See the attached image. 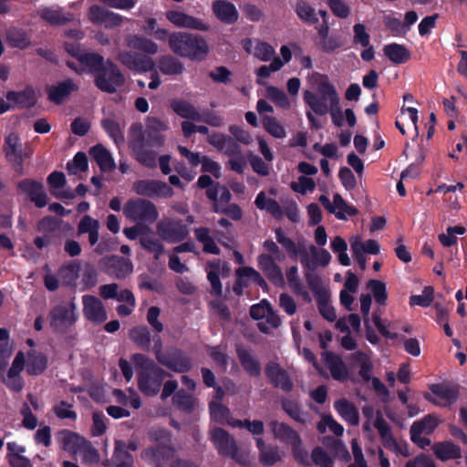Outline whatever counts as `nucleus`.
<instances>
[{
    "mask_svg": "<svg viewBox=\"0 0 467 467\" xmlns=\"http://www.w3.org/2000/svg\"><path fill=\"white\" fill-rule=\"evenodd\" d=\"M129 47L142 51L148 55H155L159 51L158 45L150 38L139 35H130L126 37Z\"/></svg>",
    "mask_w": 467,
    "mask_h": 467,
    "instance_id": "nucleus-32",
    "label": "nucleus"
},
{
    "mask_svg": "<svg viewBox=\"0 0 467 467\" xmlns=\"http://www.w3.org/2000/svg\"><path fill=\"white\" fill-rule=\"evenodd\" d=\"M88 153L96 161L101 171L107 172L115 169V162L109 150L102 144H96L91 147Z\"/></svg>",
    "mask_w": 467,
    "mask_h": 467,
    "instance_id": "nucleus-28",
    "label": "nucleus"
},
{
    "mask_svg": "<svg viewBox=\"0 0 467 467\" xmlns=\"http://www.w3.org/2000/svg\"><path fill=\"white\" fill-rule=\"evenodd\" d=\"M368 288L373 294L375 301L379 305H385L388 299L386 285L380 281L376 279H371L368 282Z\"/></svg>",
    "mask_w": 467,
    "mask_h": 467,
    "instance_id": "nucleus-56",
    "label": "nucleus"
},
{
    "mask_svg": "<svg viewBox=\"0 0 467 467\" xmlns=\"http://www.w3.org/2000/svg\"><path fill=\"white\" fill-rule=\"evenodd\" d=\"M140 244L145 251L153 254L154 259L156 260L164 253V245L162 243L150 235H141L140 237Z\"/></svg>",
    "mask_w": 467,
    "mask_h": 467,
    "instance_id": "nucleus-44",
    "label": "nucleus"
},
{
    "mask_svg": "<svg viewBox=\"0 0 467 467\" xmlns=\"http://www.w3.org/2000/svg\"><path fill=\"white\" fill-rule=\"evenodd\" d=\"M67 50L79 62L83 69H87L91 74L96 75L106 64V60L100 54L85 51L78 46H73L70 49L67 48Z\"/></svg>",
    "mask_w": 467,
    "mask_h": 467,
    "instance_id": "nucleus-13",
    "label": "nucleus"
},
{
    "mask_svg": "<svg viewBox=\"0 0 467 467\" xmlns=\"http://www.w3.org/2000/svg\"><path fill=\"white\" fill-rule=\"evenodd\" d=\"M130 361L138 370L137 385L144 396H156L161 389L164 379L172 376L144 354H133Z\"/></svg>",
    "mask_w": 467,
    "mask_h": 467,
    "instance_id": "nucleus-3",
    "label": "nucleus"
},
{
    "mask_svg": "<svg viewBox=\"0 0 467 467\" xmlns=\"http://www.w3.org/2000/svg\"><path fill=\"white\" fill-rule=\"evenodd\" d=\"M194 234L197 241L203 245V252L212 254H220L221 249L218 247L213 238L210 235V230L207 227L195 228Z\"/></svg>",
    "mask_w": 467,
    "mask_h": 467,
    "instance_id": "nucleus-39",
    "label": "nucleus"
},
{
    "mask_svg": "<svg viewBox=\"0 0 467 467\" xmlns=\"http://www.w3.org/2000/svg\"><path fill=\"white\" fill-rule=\"evenodd\" d=\"M306 281L309 289L315 295L316 298L319 297L320 295L324 296L328 294V292L322 285L321 278L317 274L312 272L306 273Z\"/></svg>",
    "mask_w": 467,
    "mask_h": 467,
    "instance_id": "nucleus-61",
    "label": "nucleus"
},
{
    "mask_svg": "<svg viewBox=\"0 0 467 467\" xmlns=\"http://www.w3.org/2000/svg\"><path fill=\"white\" fill-rule=\"evenodd\" d=\"M351 359L360 365V369L358 371L359 376L362 378L364 382H368L373 377H371V372L373 370V364L369 358V357L362 352L357 351L351 354Z\"/></svg>",
    "mask_w": 467,
    "mask_h": 467,
    "instance_id": "nucleus-42",
    "label": "nucleus"
},
{
    "mask_svg": "<svg viewBox=\"0 0 467 467\" xmlns=\"http://www.w3.org/2000/svg\"><path fill=\"white\" fill-rule=\"evenodd\" d=\"M130 339L141 350L150 349L151 335L147 326H136L129 331Z\"/></svg>",
    "mask_w": 467,
    "mask_h": 467,
    "instance_id": "nucleus-33",
    "label": "nucleus"
},
{
    "mask_svg": "<svg viewBox=\"0 0 467 467\" xmlns=\"http://www.w3.org/2000/svg\"><path fill=\"white\" fill-rule=\"evenodd\" d=\"M275 239L278 244L287 252L290 257H296L299 250L296 243L289 237L285 236L283 229L278 227L275 230Z\"/></svg>",
    "mask_w": 467,
    "mask_h": 467,
    "instance_id": "nucleus-52",
    "label": "nucleus"
},
{
    "mask_svg": "<svg viewBox=\"0 0 467 467\" xmlns=\"http://www.w3.org/2000/svg\"><path fill=\"white\" fill-rule=\"evenodd\" d=\"M325 2L337 17L344 19L350 15V8L344 0H325Z\"/></svg>",
    "mask_w": 467,
    "mask_h": 467,
    "instance_id": "nucleus-63",
    "label": "nucleus"
},
{
    "mask_svg": "<svg viewBox=\"0 0 467 467\" xmlns=\"http://www.w3.org/2000/svg\"><path fill=\"white\" fill-rule=\"evenodd\" d=\"M212 210L216 213L224 214L234 221L240 220L243 216L242 209L236 203H231L226 206H222L221 203H213Z\"/></svg>",
    "mask_w": 467,
    "mask_h": 467,
    "instance_id": "nucleus-57",
    "label": "nucleus"
},
{
    "mask_svg": "<svg viewBox=\"0 0 467 467\" xmlns=\"http://www.w3.org/2000/svg\"><path fill=\"white\" fill-rule=\"evenodd\" d=\"M254 204L258 209L266 211L275 219H281L284 216V211L277 201L266 197L265 192H260L257 194Z\"/></svg>",
    "mask_w": 467,
    "mask_h": 467,
    "instance_id": "nucleus-35",
    "label": "nucleus"
},
{
    "mask_svg": "<svg viewBox=\"0 0 467 467\" xmlns=\"http://www.w3.org/2000/svg\"><path fill=\"white\" fill-rule=\"evenodd\" d=\"M322 359L335 380L343 382L348 379V368L339 356L332 351H324L322 352Z\"/></svg>",
    "mask_w": 467,
    "mask_h": 467,
    "instance_id": "nucleus-24",
    "label": "nucleus"
},
{
    "mask_svg": "<svg viewBox=\"0 0 467 467\" xmlns=\"http://www.w3.org/2000/svg\"><path fill=\"white\" fill-rule=\"evenodd\" d=\"M265 374L270 384L285 392L292 391L294 383L288 372L277 362L270 361L265 367Z\"/></svg>",
    "mask_w": 467,
    "mask_h": 467,
    "instance_id": "nucleus-14",
    "label": "nucleus"
},
{
    "mask_svg": "<svg viewBox=\"0 0 467 467\" xmlns=\"http://www.w3.org/2000/svg\"><path fill=\"white\" fill-rule=\"evenodd\" d=\"M236 355L241 366L249 376L257 378L261 375L260 362L252 355L250 349L237 346Z\"/></svg>",
    "mask_w": 467,
    "mask_h": 467,
    "instance_id": "nucleus-27",
    "label": "nucleus"
},
{
    "mask_svg": "<svg viewBox=\"0 0 467 467\" xmlns=\"http://www.w3.org/2000/svg\"><path fill=\"white\" fill-rule=\"evenodd\" d=\"M124 215L133 222L153 223L159 217L156 205L149 200L135 198L129 200L123 207Z\"/></svg>",
    "mask_w": 467,
    "mask_h": 467,
    "instance_id": "nucleus-6",
    "label": "nucleus"
},
{
    "mask_svg": "<svg viewBox=\"0 0 467 467\" xmlns=\"http://www.w3.org/2000/svg\"><path fill=\"white\" fill-rule=\"evenodd\" d=\"M166 129V124L155 117L147 119L146 129L140 122L131 124L129 146L138 162L150 169L157 167V152L151 149L163 146L165 138L161 131Z\"/></svg>",
    "mask_w": 467,
    "mask_h": 467,
    "instance_id": "nucleus-1",
    "label": "nucleus"
},
{
    "mask_svg": "<svg viewBox=\"0 0 467 467\" xmlns=\"http://www.w3.org/2000/svg\"><path fill=\"white\" fill-rule=\"evenodd\" d=\"M25 366L28 374L39 375L47 368V357L36 350H30L27 354L26 362L25 361Z\"/></svg>",
    "mask_w": 467,
    "mask_h": 467,
    "instance_id": "nucleus-34",
    "label": "nucleus"
},
{
    "mask_svg": "<svg viewBox=\"0 0 467 467\" xmlns=\"http://www.w3.org/2000/svg\"><path fill=\"white\" fill-rule=\"evenodd\" d=\"M166 18L174 26L182 28L206 31L208 26L205 25L201 19L187 15L183 12L170 10L165 14Z\"/></svg>",
    "mask_w": 467,
    "mask_h": 467,
    "instance_id": "nucleus-19",
    "label": "nucleus"
},
{
    "mask_svg": "<svg viewBox=\"0 0 467 467\" xmlns=\"http://www.w3.org/2000/svg\"><path fill=\"white\" fill-rule=\"evenodd\" d=\"M268 427L274 438L284 444L290 446L300 438L299 433L287 423L272 420L268 422Z\"/></svg>",
    "mask_w": 467,
    "mask_h": 467,
    "instance_id": "nucleus-25",
    "label": "nucleus"
},
{
    "mask_svg": "<svg viewBox=\"0 0 467 467\" xmlns=\"http://www.w3.org/2000/svg\"><path fill=\"white\" fill-rule=\"evenodd\" d=\"M170 50L177 57L188 58L193 62H202L206 59L210 49L202 36L175 31L171 36Z\"/></svg>",
    "mask_w": 467,
    "mask_h": 467,
    "instance_id": "nucleus-4",
    "label": "nucleus"
},
{
    "mask_svg": "<svg viewBox=\"0 0 467 467\" xmlns=\"http://www.w3.org/2000/svg\"><path fill=\"white\" fill-rule=\"evenodd\" d=\"M434 299V289L432 286L428 285L423 288L421 295H413L410 297V306H420L428 307L431 305Z\"/></svg>",
    "mask_w": 467,
    "mask_h": 467,
    "instance_id": "nucleus-54",
    "label": "nucleus"
},
{
    "mask_svg": "<svg viewBox=\"0 0 467 467\" xmlns=\"http://www.w3.org/2000/svg\"><path fill=\"white\" fill-rule=\"evenodd\" d=\"M282 409L295 421L304 424L306 419L298 402L284 398L281 400Z\"/></svg>",
    "mask_w": 467,
    "mask_h": 467,
    "instance_id": "nucleus-45",
    "label": "nucleus"
},
{
    "mask_svg": "<svg viewBox=\"0 0 467 467\" xmlns=\"http://www.w3.org/2000/svg\"><path fill=\"white\" fill-rule=\"evenodd\" d=\"M264 129L273 137L276 139H283L285 137V130L279 121L271 116H265L263 118Z\"/></svg>",
    "mask_w": 467,
    "mask_h": 467,
    "instance_id": "nucleus-53",
    "label": "nucleus"
},
{
    "mask_svg": "<svg viewBox=\"0 0 467 467\" xmlns=\"http://www.w3.org/2000/svg\"><path fill=\"white\" fill-rule=\"evenodd\" d=\"M432 449L435 456L442 462L456 460L462 457L461 447L451 441L436 442Z\"/></svg>",
    "mask_w": 467,
    "mask_h": 467,
    "instance_id": "nucleus-31",
    "label": "nucleus"
},
{
    "mask_svg": "<svg viewBox=\"0 0 467 467\" xmlns=\"http://www.w3.org/2000/svg\"><path fill=\"white\" fill-rule=\"evenodd\" d=\"M172 401L174 406L182 411L190 413L194 409L193 398L191 394L187 393L184 389L178 390L173 398Z\"/></svg>",
    "mask_w": 467,
    "mask_h": 467,
    "instance_id": "nucleus-46",
    "label": "nucleus"
},
{
    "mask_svg": "<svg viewBox=\"0 0 467 467\" xmlns=\"http://www.w3.org/2000/svg\"><path fill=\"white\" fill-rule=\"evenodd\" d=\"M440 423L439 419L433 414H428L421 420L414 421L410 431H414L416 434L431 435Z\"/></svg>",
    "mask_w": 467,
    "mask_h": 467,
    "instance_id": "nucleus-41",
    "label": "nucleus"
},
{
    "mask_svg": "<svg viewBox=\"0 0 467 467\" xmlns=\"http://www.w3.org/2000/svg\"><path fill=\"white\" fill-rule=\"evenodd\" d=\"M37 97V91L33 87H26L21 91H8L6 93V99L12 105V108H31L36 103Z\"/></svg>",
    "mask_w": 467,
    "mask_h": 467,
    "instance_id": "nucleus-23",
    "label": "nucleus"
},
{
    "mask_svg": "<svg viewBox=\"0 0 467 467\" xmlns=\"http://www.w3.org/2000/svg\"><path fill=\"white\" fill-rule=\"evenodd\" d=\"M88 168V157L85 152L78 151L71 161L67 164V169L70 174H77L86 171Z\"/></svg>",
    "mask_w": 467,
    "mask_h": 467,
    "instance_id": "nucleus-58",
    "label": "nucleus"
},
{
    "mask_svg": "<svg viewBox=\"0 0 467 467\" xmlns=\"http://www.w3.org/2000/svg\"><path fill=\"white\" fill-rule=\"evenodd\" d=\"M236 275L239 277L250 278L255 285L266 291L268 285L259 272L250 266L240 267L236 270Z\"/></svg>",
    "mask_w": 467,
    "mask_h": 467,
    "instance_id": "nucleus-51",
    "label": "nucleus"
},
{
    "mask_svg": "<svg viewBox=\"0 0 467 467\" xmlns=\"http://www.w3.org/2000/svg\"><path fill=\"white\" fill-rule=\"evenodd\" d=\"M326 426H327L336 436H341L344 432L343 426L336 421L331 415L323 417L322 420L317 424V430L323 433L326 431Z\"/></svg>",
    "mask_w": 467,
    "mask_h": 467,
    "instance_id": "nucleus-62",
    "label": "nucleus"
},
{
    "mask_svg": "<svg viewBox=\"0 0 467 467\" xmlns=\"http://www.w3.org/2000/svg\"><path fill=\"white\" fill-rule=\"evenodd\" d=\"M384 55L395 64H403L410 58V52L400 44L391 43L384 47Z\"/></svg>",
    "mask_w": 467,
    "mask_h": 467,
    "instance_id": "nucleus-38",
    "label": "nucleus"
},
{
    "mask_svg": "<svg viewBox=\"0 0 467 467\" xmlns=\"http://www.w3.org/2000/svg\"><path fill=\"white\" fill-rule=\"evenodd\" d=\"M317 92L318 94H316L306 90L303 97L305 103L317 115L324 116L329 113L333 124L342 127L344 125L343 112L335 86L327 79L323 80L317 85Z\"/></svg>",
    "mask_w": 467,
    "mask_h": 467,
    "instance_id": "nucleus-2",
    "label": "nucleus"
},
{
    "mask_svg": "<svg viewBox=\"0 0 467 467\" xmlns=\"http://www.w3.org/2000/svg\"><path fill=\"white\" fill-rule=\"evenodd\" d=\"M313 462L321 467H333L334 463L328 454L319 446L315 447L311 453Z\"/></svg>",
    "mask_w": 467,
    "mask_h": 467,
    "instance_id": "nucleus-64",
    "label": "nucleus"
},
{
    "mask_svg": "<svg viewBox=\"0 0 467 467\" xmlns=\"http://www.w3.org/2000/svg\"><path fill=\"white\" fill-rule=\"evenodd\" d=\"M3 150L6 160L16 166V169L21 168L23 145L17 134L11 132L5 136Z\"/></svg>",
    "mask_w": 467,
    "mask_h": 467,
    "instance_id": "nucleus-21",
    "label": "nucleus"
},
{
    "mask_svg": "<svg viewBox=\"0 0 467 467\" xmlns=\"http://www.w3.org/2000/svg\"><path fill=\"white\" fill-rule=\"evenodd\" d=\"M157 362L176 373H186L192 368V360L182 349L173 348L158 357Z\"/></svg>",
    "mask_w": 467,
    "mask_h": 467,
    "instance_id": "nucleus-9",
    "label": "nucleus"
},
{
    "mask_svg": "<svg viewBox=\"0 0 467 467\" xmlns=\"http://www.w3.org/2000/svg\"><path fill=\"white\" fill-rule=\"evenodd\" d=\"M125 83V77L119 67L111 60L107 59L102 69L95 75L94 84L102 92L114 94Z\"/></svg>",
    "mask_w": 467,
    "mask_h": 467,
    "instance_id": "nucleus-5",
    "label": "nucleus"
},
{
    "mask_svg": "<svg viewBox=\"0 0 467 467\" xmlns=\"http://www.w3.org/2000/svg\"><path fill=\"white\" fill-rule=\"evenodd\" d=\"M207 140L218 151L231 158L240 157L242 154L241 146L228 135L214 132L208 137Z\"/></svg>",
    "mask_w": 467,
    "mask_h": 467,
    "instance_id": "nucleus-17",
    "label": "nucleus"
},
{
    "mask_svg": "<svg viewBox=\"0 0 467 467\" xmlns=\"http://www.w3.org/2000/svg\"><path fill=\"white\" fill-rule=\"evenodd\" d=\"M258 459L263 466H273L282 460V454L277 446L269 444L267 449L258 454Z\"/></svg>",
    "mask_w": 467,
    "mask_h": 467,
    "instance_id": "nucleus-47",
    "label": "nucleus"
},
{
    "mask_svg": "<svg viewBox=\"0 0 467 467\" xmlns=\"http://www.w3.org/2000/svg\"><path fill=\"white\" fill-rule=\"evenodd\" d=\"M78 453L82 455L83 462L88 465L98 463L100 460L98 450L87 440Z\"/></svg>",
    "mask_w": 467,
    "mask_h": 467,
    "instance_id": "nucleus-60",
    "label": "nucleus"
},
{
    "mask_svg": "<svg viewBox=\"0 0 467 467\" xmlns=\"http://www.w3.org/2000/svg\"><path fill=\"white\" fill-rule=\"evenodd\" d=\"M211 441L221 456L237 460L238 447L236 441L227 431L220 427L213 429L211 431Z\"/></svg>",
    "mask_w": 467,
    "mask_h": 467,
    "instance_id": "nucleus-10",
    "label": "nucleus"
},
{
    "mask_svg": "<svg viewBox=\"0 0 467 467\" xmlns=\"http://www.w3.org/2000/svg\"><path fill=\"white\" fill-rule=\"evenodd\" d=\"M296 12L300 19L310 25H314L318 22V17L317 16L315 9L304 0L297 2Z\"/></svg>",
    "mask_w": 467,
    "mask_h": 467,
    "instance_id": "nucleus-48",
    "label": "nucleus"
},
{
    "mask_svg": "<svg viewBox=\"0 0 467 467\" xmlns=\"http://www.w3.org/2000/svg\"><path fill=\"white\" fill-rule=\"evenodd\" d=\"M156 232L159 237L169 244H179L184 241L189 234L188 225L182 220L166 219L157 223Z\"/></svg>",
    "mask_w": 467,
    "mask_h": 467,
    "instance_id": "nucleus-7",
    "label": "nucleus"
},
{
    "mask_svg": "<svg viewBox=\"0 0 467 467\" xmlns=\"http://www.w3.org/2000/svg\"><path fill=\"white\" fill-rule=\"evenodd\" d=\"M431 391L437 397L444 400L448 404L454 403L458 399V391L442 384H432Z\"/></svg>",
    "mask_w": 467,
    "mask_h": 467,
    "instance_id": "nucleus-49",
    "label": "nucleus"
},
{
    "mask_svg": "<svg viewBox=\"0 0 467 467\" xmlns=\"http://www.w3.org/2000/svg\"><path fill=\"white\" fill-rule=\"evenodd\" d=\"M207 265L210 268V271L207 274V279L209 280L212 285V294L215 296H222L223 295V286L220 280V266L221 260L214 259L213 261H209Z\"/></svg>",
    "mask_w": 467,
    "mask_h": 467,
    "instance_id": "nucleus-40",
    "label": "nucleus"
},
{
    "mask_svg": "<svg viewBox=\"0 0 467 467\" xmlns=\"http://www.w3.org/2000/svg\"><path fill=\"white\" fill-rule=\"evenodd\" d=\"M18 189L28 195L37 207H44L47 203V196L40 182L31 180H24L18 183Z\"/></svg>",
    "mask_w": 467,
    "mask_h": 467,
    "instance_id": "nucleus-26",
    "label": "nucleus"
},
{
    "mask_svg": "<svg viewBox=\"0 0 467 467\" xmlns=\"http://www.w3.org/2000/svg\"><path fill=\"white\" fill-rule=\"evenodd\" d=\"M334 409L351 426L359 422V413L355 405L347 399H339L334 403Z\"/></svg>",
    "mask_w": 467,
    "mask_h": 467,
    "instance_id": "nucleus-30",
    "label": "nucleus"
},
{
    "mask_svg": "<svg viewBox=\"0 0 467 467\" xmlns=\"http://www.w3.org/2000/svg\"><path fill=\"white\" fill-rule=\"evenodd\" d=\"M257 265L268 280L276 286L285 285V278L281 268L274 260V257L267 254H261L257 257Z\"/></svg>",
    "mask_w": 467,
    "mask_h": 467,
    "instance_id": "nucleus-16",
    "label": "nucleus"
},
{
    "mask_svg": "<svg viewBox=\"0 0 467 467\" xmlns=\"http://www.w3.org/2000/svg\"><path fill=\"white\" fill-rule=\"evenodd\" d=\"M118 59L129 69L140 73L152 71L155 66L150 57L134 51H120Z\"/></svg>",
    "mask_w": 467,
    "mask_h": 467,
    "instance_id": "nucleus-12",
    "label": "nucleus"
},
{
    "mask_svg": "<svg viewBox=\"0 0 467 467\" xmlns=\"http://www.w3.org/2000/svg\"><path fill=\"white\" fill-rule=\"evenodd\" d=\"M63 450L71 455H76L81 450L86 439L69 431H60Z\"/></svg>",
    "mask_w": 467,
    "mask_h": 467,
    "instance_id": "nucleus-37",
    "label": "nucleus"
},
{
    "mask_svg": "<svg viewBox=\"0 0 467 467\" xmlns=\"http://www.w3.org/2000/svg\"><path fill=\"white\" fill-rule=\"evenodd\" d=\"M211 418L219 423H223L230 417V410L222 403L211 402L209 404Z\"/></svg>",
    "mask_w": 467,
    "mask_h": 467,
    "instance_id": "nucleus-59",
    "label": "nucleus"
},
{
    "mask_svg": "<svg viewBox=\"0 0 467 467\" xmlns=\"http://www.w3.org/2000/svg\"><path fill=\"white\" fill-rule=\"evenodd\" d=\"M157 67L166 76L181 75L185 70L183 63L172 55H163L157 59Z\"/></svg>",
    "mask_w": 467,
    "mask_h": 467,
    "instance_id": "nucleus-29",
    "label": "nucleus"
},
{
    "mask_svg": "<svg viewBox=\"0 0 467 467\" xmlns=\"http://www.w3.org/2000/svg\"><path fill=\"white\" fill-rule=\"evenodd\" d=\"M374 427L377 429L382 445L389 451H394L396 453H400L404 456H408L409 453L407 449L403 451L401 447L399 445L398 441L394 438L389 423L384 420L381 415H378L375 421Z\"/></svg>",
    "mask_w": 467,
    "mask_h": 467,
    "instance_id": "nucleus-18",
    "label": "nucleus"
},
{
    "mask_svg": "<svg viewBox=\"0 0 467 467\" xmlns=\"http://www.w3.org/2000/svg\"><path fill=\"white\" fill-rule=\"evenodd\" d=\"M83 313L89 321L103 323L107 319V313L102 302L94 296L86 295L82 297Z\"/></svg>",
    "mask_w": 467,
    "mask_h": 467,
    "instance_id": "nucleus-20",
    "label": "nucleus"
},
{
    "mask_svg": "<svg viewBox=\"0 0 467 467\" xmlns=\"http://www.w3.org/2000/svg\"><path fill=\"white\" fill-rule=\"evenodd\" d=\"M316 300L320 315L329 322L335 321L337 315L334 307L329 305V294L320 295Z\"/></svg>",
    "mask_w": 467,
    "mask_h": 467,
    "instance_id": "nucleus-55",
    "label": "nucleus"
},
{
    "mask_svg": "<svg viewBox=\"0 0 467 467\" xmlns=\"http://www.w3.org/2000/svg\"><path fill=\"white\" fill-rule=\"evenodd\" d=\"M133 191L148 198H171L173 189L164 182L154 179L139 180L133 184Z\"/></svg>",
    "mask_w": 467,
    "mask_h": 467,
    "instance_id": "nucleus-8",
    "label": "nucleus"
},
{
    "mask_svg": "<svg viewBox=\"0 0 467 467\" xmlns=\"http://www.w3.org/2000/svg\"><path fill=\"white\" fill-rule=\"evenodd\" d=\"M101 127L117 145L124 143V134L121 131L120 126L117 120L110 118L103 119L101 120Z\"/></svg>",
    "mask_w": 467,
    "mask_h": 467,
    "instance_id": "nucleus-43",
    "label": "nucleus"
},
{
    "mask_svg": "<svg viewBox=\"0 0 467 467\" xmlns=\"http://www.w3.org/2000/svg\"><path fill=\"white\" fill-rule=\"evenodd\" d=\"M290 447L293 458L297 463L304 466L311 464L308 451L304 448L301 437L293 442Z\"/></svg>",
    "mask_w": 467,
    "mask_h": 467,
    "instance_id": "nucleus-50",
    "label": "nucleus"
},
{
    "mask_svg": "<svg viewBox=\"0 0 467 467\" xmlns=\"http://www.w3.org/2000/svg\"><path fill=\"white\" fill-rule=\"evenodd\" d=\"M88 18L95 26H104L107 29H113L121 26L123 17L103 6L92 5L88 10Z\"/></svg>",
    "mask_w": 467,
    "mask_h": 467,
    "instance_id": "nucleus-11",
    "label": "nucleus"
},
{
    "mask_svg": "<svg viewBox=\"0 0 467 467\" xmlns=\"http://www.w3.org/2000/svg\"><path fill=\"white\" fill-rule=\"evenodd\" d=\"M212 10L215 17L225 25H234L239 19L236 6L227 0H215L212 4Z\"/></svg>",
    "mask_w": 467,
    "mask_h": 467,
    "instance_id": "nucleus-22",
    "label": "nucleus"
},
{
    "mask_svg": "<svg viewBox=\"0 0 467 467\" xmlns=\"http://www.w3.org/2000/svg\"><path fill=\"white\" fill-rule=\"evenodd\" d=\"M171 109L181 118L200 121V112L190 102L182 99H173L171 102Z\"/></svg>",
    "mask_w": 467,
    "mask_h": 467,
    "instance_id": "nucleus-36",
    "label": "nucleus"
},
{
    "mask_svg": "<svg viewBox=\"0 0 467 467\" xmlns=\"http://www.w3.org/2000/svg\"><path fill=\"white\" fill-rule=\"evenodd\" d=\"M174 455L172 447L161 444L148 447L141 452V457L154 467H165Z\"/></svg>",
    "mask_w": 467,
    "mask_h": 467,
    "instance_id": "nucleus-15",
    "label": "nucleus"
}]
</instances>
